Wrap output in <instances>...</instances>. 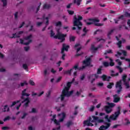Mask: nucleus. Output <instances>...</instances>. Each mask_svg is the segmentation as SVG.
Returning <instances> with one entry per match:
<instances>
[{"label": "nucleus", "mask_w": 130, "mask_h": 130, "mask_svg": "<svg viewBox=\"0 0 130 130\" xmlns=\"http://www.w3.org/2000/svg\"><path fill=\"white\" fill-rule=\"evenodd\" d=\"M90 50L92 51H96L98 50L97 47H95V46L93 44H92L91 46Z\"/></svg>", "instance_id": "nucleus-28"}, {"label": "nucleus", "mask_w": 130, "mask_h": 130, "mask_svg": "<svg viewBox=\"0 0 130 130\" xmlns=\"http://www.w3.org/2000/svg\"><path fill=\"white\" fill-rule=\"evenodd\" d=\"M116 62H117L118 66H120L121 64H122V62L120 61V60L119 59H117L115 60Z\"/></svg>", "instance_id": "nucleus-42"}, {"label": "nucleus", "mask_w": 130, "mask_h": 130, "mask_svg": "<svg viewBox=\"0 0 130 130\" xmlns=\"http://www.w3.org/2000/svg\"><path fill=\"white\" fill-rule=\"evenodd\" d=\"M89 31V30L87 29V27H84L83 29V31L84 32V33H86Z\"/></svg>", "instance_id": "nucleus-58"}, {"label": "nucleus", "mask_w": 130, "mask_h": 130, "mask_svg": "<svg viewBox=\"0 0 130 130\" xmlns=\"http://www.w3.org/2000/svg\"><path fill=\"white\" fill-rule=\"evenodd\" d=\"M122 26L123 25H120L118 26V31H120L122 29Z\"/></svg>", "instance_id": "nucleus-63"}, {"label": "nucleus", "mask_w": 130, "mask_h": 130, "mask_svg": "<svg viewBox=\"0 0 130 130\" xmlns=\"http://www.w3.org/2000/svg\"><path fill=\"white\" fill-rule=\"evenodd\" d=\"M109 60L110 61V66L111 67H113V66H114V63L113 62V60H112V59H111V58H109Z\"/></svg>", "instance_id": "nucleus-40"}, {"label": "nucleus", "mask_w": 130, "mask_h": 130, "mask_svg": "<svg viewBox=\"0 0 130 130\" xmlns=\"http://www.w3.org/2000/svg\"><path fill=\"white\" fill-rule=\"evenodd\" d=\"M117 45L118 47L119 48H121V46H122V41H119L118 43H117Z\"/></svg>", "instance_id": "nucleus-35"}, {"label": "nucleus", "mask_w": 130, "mask_h": 130, "mask_svg": "<svg viewBox=\"0 0 130 130\" xmlns=\"http://www.w3.org/2000/svg\"><path fill=\"white\" fill-rule=\"evenodd\" d=\"M69 48H70L69 45H67L66 44H63L62 48L61 50V53H62V54H64V50L65 51H69Z\"/></svg>", "instance_id": "nucleus-9"}, {"label": "nucleus", "mask_w": 130, "mask_h": 130, "mask_svg": "<svg viewBox=\"0 0 130 130\" xmlns=\"http://www.w3.org/2000/svg\"><path fill=\"white\" fill-rule=\"evenodd\" d=\"M111 77H117L118 76H119V73H117L115 74H114V71L113 70H111Z\"/></svg>", "instance_id": "nucleus-21"}, {"label": "nucleus", "mask_w": 130, "mask_h": 130, "mask_svg": "<svg viewBox=\"0 0 130 130\" xmlns=\"http://www.w3.org/2000/svg\"><path fill=\"white\" fill-rule=\"evenodd\" d=\"M103 66L105 68H107L108 67H109V63H108V62L105 61L103 62Z\"/></svg>", "instance_id": "nucleus-44"}, {"label": "nucleus", "mask_w": 130, "mask_h": 130, "mask_svg": "<svg viewBox=\"0 0 130 130\" xmlns=\"http://www.w3.org/2000/svg\"><path fill=\"white\" fill-rule=\"evenodd\" d=\"M110 119H112V120H116V119H117V117L115 114H112V115L110 116Z\"/></svg>", "instance_id": "nucleus-26"}, {"label": "nucleus", "mask_w": 130, "mask_h": 130, "mask_svg": "<svg viewBox=\"0 0 130 130\" xmlns=\"http://www.w3.org/2000/svg\"><path fill=\"white\" fill-rule=\"evenodd\" d=\"M114 29H111L110 31L108 32L107 34V36H108V39H111V34H112V33H113V32H114Z\"/></svg>", "instance_id": "nucleus-19"}, {"label": "nucleus", "mask_w": 130, "mask_h": 130, "mask_svg": "<svg viewBox=\"0 0 130 130\" xmlns=\"http://www.w3.org/2000/svg\"><path fill=\"white\" fill-rule=\"evenodd\" d=\"M31 38H32V35H30L29 36L24 38V40H31Z\"/></svg>", "instance_id": "nucleus-39"}, {"label": "nucleus", "mask_w": 130, "mask_h": 130, "mask_svg": "<svg viewBox=\"0 0 130 130\" xmlns=\"http://www.w3.org/2000/svg\"><path fill=\"white\" fill-rule=\"evenodd\" d=\"M92 118L93 119H92ZM89 121H91V122H94V125H95V126L98 125V123L104 122L103 119H100L98 117L95 116H91V117H89Z\"/></svg>", "instance_id": "nucleus-3"}, {"label": "nucleus", "mask_w": 130, "mask_h": 130, "mask_svg": "<svg viewBox=\"0 0 130 130\" xmlns=\"http://www.w3.org/2000/svg\"><path fill=\"white\" fill-rule=\"evenodd\" d=\"M121 110V107H120V106L117 107V111L115 112L114 113V115L116 116L117 118L118 117L119 115H120V114L121 113L120 112Z\"/></svg>", "instance_id": "nucleus-13"}, {"label": "nucleus", "mask_w": 130, "mask_h": 130, "mask_svg": "<svg viewBox=\"0 0 130 130\" xmlns=\"http://www.w3.org/2000/svg\"><path fill=\"white\" fill-rule=\"evenodd\" d=\"M116 69H117V70H119V72L120 74H121L122 72H123V69L120 67V66H116Z\"/></svg>", "instance_id": "nucleus-29"}, {"label": "nucleus", "mask_w": 130, "mask_h": 130, "mask_svg": "<svg viewBox=\"0 0 130 130\" xmlns=\"http://www.w3.org/2000/svg\"><path fill=\"white\" fill-rule=\"evenodd\" d=\"M51 37H54V35H55V34L53 32V30H51V33H50Z\"/></svg>", "instance_id": "nucleus-57"}, {"label": "nucleus", "mask_w": 130, "mask_h": 130, "mask_svg": "<svg viewBox=\"0 0 130 130\" xmlns=\"http://www.w3.org/2000/svg\"><path fill=\"white\" fill-rule=\"evenodd\" d=\"M85 77H86V76L85 75V74H83L82 76H80V80L84 81Z\"/></svg>", "instance_id": "nucleus-52"}, {"label": "nucleus", "mask_w": 130, "mask_h": 130, "mask_svg": "<svg viewBox=\"0 0 130 130\" xmlns=\"http://www.w3.org/2000/svg\"><path fill=\"white\" fill-rule=\"evenodd\" d=\"M29 83L31 86H34V85H35V83L33 80H29Z\"/></svg>", "instance_id": "nucleus-55"}, {"label": "nucleus", "mask_w": 130, "mask_h": 130, "mask_svg": "<svg viewBox=\"0 0 130 130\" xmlns=\"http://www.w3.org/2000/svg\"><path fill=\"white\" fill-rule=\"evenodd\" d=\"M68 13L69 15H74L75 12L74 11L68 10Z\"/></svg>", "instance_id": "nucleus-54"}, {"label": "nucleus", "mask_w": 130, "mask_h": 130, "mask_svg": "<svg viewBox=\"0 0 130 130\" xmlns=\"http://www.w3.org/2000/svg\"><path fill=\"white\" fill-rule=\"evenodd\" d=\"M20 43L21 44H24V45H29L31 42H32V40H28L27 42L24 43V40H23L22 39H20Z\"/></svg>", "instance_id": "nucleus-18"}, {"label": "nucleus", "mask_w": 130, "mask_h": 130, "mask_svg": "<svg viewBox=\"0 0 130 130\" xmlns=\"http://www.w3.org/2000/svg\"><path fill=\"white\" fill-rule=\"evenodd\" d=\"M126 78H127V75L126 74H124L122 76V81H123V83L126 82Z\"/></svg>", "instance_id": "nucleus-24"}, {"label": "nucleus", "mask_w": 130, "mask_h": 130, "mask_svg": "<svg viewBox=\"0 0 130 130\" xmlns=\"http://www.w3.org/2000/svg\"><path fill=\"white\" fill-rule=\"evenodd\" d=\"M72 69L73 70H75V71H77V70H78V71H82L84 69H86V66H82L81 67H79L78 64H76L73 67Z\"/></svg>", "instance_id": "nucleus-11"}, {"label": "nucleus", "mask_w": 130, "mask_h": 130, "mask_svg": "<svg viewBox=\"0 0 130 130\" xmlns=\"http://www.w3.org/2000/svg\"><path fill=\"white\" fill-rule=\"evenodd\" d=\"M69 40L70 42H74V41L76 40V37L71 36L69 37Z\"/></svg>", "instance_id": "nucleus-30"}, {"label": "nucleus", "mask_w": 130, "mask_h": 130, "mask_svg": "<svg viewBox=\"0 0 130 130\" xmlns=\"http://www.w3.org/2000/svg\"><path fill=\"white\" fill-rule=\"evenodd\" d=\"M126 61H127V62H128V68L130 69V59H126Z\"/></svg>", "instance_id": "nucleus-64"}, {"label": "nucleus", "mask_w": 130, "mask_h": 130, "mask_svg": "<svg viewBox=\"0 0 130 130\" xmlns=\"http://www.w3.org/2000/svg\"><path fill=\"white\" fill-rule=\"evenodd\" d=\"M94 109H95V107H94V106H91L90 108L89 109V111L92 112V111H94Z\"/></svg>", "instance_id": "nucleus-47"}, {"label": "nucleus", "mask_w": 130, "mask_h": 130, "mask_svg": "<svg viewBox=\"0 0 130 130\" xmlns=\"http://www.w3.org/2000/svg\"><path fill=\"white\" fill-rule=\"evenodd\" d=\"M72 82H68L67 87H65L64 89L62 91V93L60 95V97L58 98V99H60L61 101H63L66 96L70 97L71 95L73 94L74 93L73 90L69 91L70 88H71V86H72Z\"/></svg>", "instance_id": "nucleus-1"}, {"label": "nucleus", "mask_w": 130, "mask_h": 130, "mask_svg": "<svg viewBox=\"0 0 130 130\" xmlns=\"http://www.w3.org/2000/svg\"><path fill=\"white\" fill-rule=\"evenodd\" d=\"M83 124L84 125H87V126H93L94 124L91 123V121L89 120H85L84 121Z\"/></svg>", "instance_id": "nucleus-16"}, {"label": "nucleus", "mask_w": 130, "mask_h": 130, "mask_svg": "<svg viewBox=\"0 0 130 130\" xmlns=\"http://www.w3.org/2000/svg\"><path fill=\"white\" fill-rule=\"evenodd\" d=\"M72 124H73V122H72V121H69L67 122L66 125L68 127H70V126L72 125Z\"/></svg>", "instance_id": "nucleus-41"}, {"label": "nucleus", "mask_w": 130, "mask_h": 130, "mask_svg": "<svg viewBox=\"0 0 130 130\" xmlns=\"http://www.w3.org/2000/svg\"><path fill=\"white\" fill-rule=\"evenodd\" d=\"M124 85L125 86L126 89H129L130 86H129V84H128V83H127L126 82H124Z\"/></svg>", "instance_id": "nucleus-38"}, {"label": "nucleus", "mask_w": 130, "mask_h": 130, "mask_svg": "<svg viewBox=\"0 0 130 130\" xmlns=\"http://www.w3.org/2000/svg\"><path fill=\"white\" fill-rule=\"evenodd\" d=\"M2 2L3 3V7H6L7 5V0H2Z\"/></svg>", "instance_id": "nucleus-53"}, {"label": "nucleus", "mask_w": 130, "mask_h": 130, "mask_svg": "<svg viewBox=\"0 0 130 130\" xmlns=\"http://www.w3.org/2000/svg\"><path fill=\"white\" fill-rule=\"evenodd\" d=\"M82 92H83V90L82 89H80L79 91H77L75 95L77 96V97H79L81 94H82Z\"/></svg>", "instance_id": "nucleus-32"}, {"label": "nucleus", "mask_w": 130, "mask_h": 130, "mask_svg": "<svg viewBox=\"0 0 130 130\" xmlns=\"http://www.w3.org/2000/svg\"><path fill=\"white\" fill-rule=\"evenodd\" d=\"M101 78L104 81H107V82H109V81H110V79H111V76L108 77L106 75L104 74L101 76Z\"/></svg>", "instance_id": "nucleus-15"}, {"label": "nucleus", "mask_w": 130, "mask_h": 130, "mask_svg": "<svg viewBox=\"0 0 130 130\" xmlns=\"http://www.w3.org/2000/svg\"><path fill=\"white\" fill-rule=\"evenodd\" d=\"M96 74L98 75H100V74H102V69L98 68V71L96 72Z\"/></svg>", "instance_id": "nucleus-37"}, {"label": "nucleus", "mask_w": 130, "mask_h": 130, "mask_svg": "<svg viewBox=\"0 0 130 130\" xmlns=\"http://www.w3.org/2000/svg\"><path fill=\"white\" fill-rule=\"evenodd\" d=\"M2 129L3 130L10 129V127H8V126H3V127H2Z\"/></svg>", "instance_id": "nucleus-61"}, {"label": "nucleus", "mask_w": 130, "mask_h": 130, "mask_svg": "<svg viewBox=\"0 0 130 130\" xmlns=\"http://www.w3.org/2000/svg\"><path fill=\"white\" fill-rule=\"evenodd\" d=\"M112 86H114V83L110 82L109 84L107 85V87L108 89H112Z\"/></svg>", "instance_id": "nucleus-27"}, {"label": "nucleus", "mask_w": 130, "mask_h": 130, "mask_svg": "<svg viewBox=\"0 0 130 130\" xmlns=\"http://www.w3.org/2000/svg\"><path fill=\"white\" fill-rule=\"evenodd\" d=\"M51 7L50 5L45 4L43 6V9H50Z\"/></svg>", "instance_id": "nucleus-34"}, {"label": "nucleus", "mask_w": 130, "mask_h": 130, "mask_svg": "<svg viewBox=\"0 0 130 130\" xmlns=\"http://www.w3.org/2000/svg\"><path fill=\"white\" fill-rule=\"evenodd\" d=\"M83 64H85V66H84V67H85V68L86 67H89V66L91 64V58L89 57L86 58L85 60H84L83 61Z\"/></svg>", "instance_id": "nucleus-10"}, {"label": "nucleus", "mask_w": 130, "mask_h": 130, "mask_svg": "<svg viewBox=\"0 0 130 130\" xmlns=\"http://www.w3.org/2000/svg\"><path fill=\"white\" fill-rule=\"evenodd\" d=\"M12 35V37H10L11 39H13V38H20V36L17 33L13 34Z\"/></svg>", "instance_id": "nucleus-23"}, {"label": "nucleus", "mask_w": 130, "mask_h": 130, "mask_svg": "<svg viewBox=\"0 0 130 130\" xmlns=\"http://www.w3.org/2000/svg\"><path fill=\"white\" fill-rule=\"evenodd\" d=\"M81 20H83V17L78 16V18H77V15H75L73 19V26L77 27L78 30H81L83 26V23L81 22Z\"/></svg>", "instance_id": "nucleus-2"}, {"label": "nucleus", "mask_w": 130, "mask_h": 130, "mask_svg": "<svg viewBox=\"0 0 130 130\" xmlns=\"http://www.w3.org/2000/svg\"><path fill=\"white\" fill-rule=\"evenodd\" d=\"M51 94V90L48 91L47 93H46V95L47 98L50 97Z\"/></svg>", "instance_id": "nucleus-45"}, {"label": "nucleus", "mask_w": 130, "mask_h": 130, "mask_svg": "<svg viewBox=\"0 0 130 130\" xmlns=\"http://www.w3.org/2000/svg\"><path fill=\"white\" fill-rule=\"evenodd\" d=\"M105 119L108 121V122H111V120H110V117L108 115L105 116Z\"/></svg>", "instance_id": "nucleus-33"}, {"label": "nucleus", "mask_w": 130, "mask_h": 130, "mask_svg": "<svg viewBox=\"0 0 130 130\" xmlns=\"http://www.w3.org/2000/svg\"><path fill=\"white\" fill-rule=\"evenodd\" d=\"M105 124L106 125V126L104 125H101L99 129L100 130H106V129H108V128H109V127H110V125H111V124L110 123H107L106 122L105 123Z\"/></svg>", "instance_id": "nucleus-8"}, {"label": "nucleus", "mask_w": 130, "mask_h": 130, "mask_svg": "<svg viewBox=\"0 0 130 130\" xmlns=\"http://www.w3.org/2000/svg\"><path fill=\"white\" fill-rule=\"evenodd\" d=\"M104 110L107 114H109V113L112 112V108H110L108 106H105Z\"/></svg>", "instance_id": "nucleus-14"}, {"label": "nucleus", "mask_w": 130, "mask_h": 130, "mask_svg": "<svg viewBox=\"0 0 130 130\" xmlns=\"http://www.w3.org/2000/svg\"><path fill=\"white\" fill-rule=\"evenodd\" d=\"M121 52L123 54V55H124V56H126V55H127V52L125 50H121Z\"/></svg>", "instance_id": "nucleus-46"}, {"label": "nucleus", "mask_w": 130, "mask_h": 130, "mask_svg": "<svg viewBox=\"0 0 130 130\" xmlns=\"http://www.w3.org/2000/svg\"><path fill=\"white\" fill-rule=\"evenodd\" d=\"M108 105L107 106H108V107H110V108H113V107H114V106H115V104L113 103H107Z\"/></svg>", "instance_id": "nucleus-22"}, {"label": "nucleus", "mask_w": 130, "mask_h": 130, "mask_svg": "<svg viewBox=\"0 0 130 130\" xmlns=\"http://www.w3.org/2000/svg\"><path fill=\"white\" fill-rule=\"evenodd\" d=\"M30 113H36V109L33 108L31 110V111L30 112Z\"/></svg>", "instance_id": "nucleus-60"}, {"label": "nucleus", "mask_w": 130, "mask_h": 130, "mask_svg": "<svg viewBox=\"0 0 130 130\" xmlns=\"http://www.w3.org/2000/svg\"><path fill=\"white\" fill-rule=\"evenodd\" d=\"M20 102V101H17L16 102H13L12 103V104L11 105V107H13V106H15L17 104V103H19Z\"/></svg>", "instance_id": "nucleus-43"}, {"label": "nucleus", "mask_w": 130, "mask_h": 130, "mask_svg": "<svg viewBox=\"0 0 130 130\" xmlns=\"http://www.w3.org/2000/svg\"><path fill=\"white\" fill-rule=\"evenodd\" d=\"M46 20H47L46 22V26H48V24H49V20L48 17H46Z\"/></svg>", "instance_id": "nucleus-56"}, {"label": "nucleus", "mask_w": 130, "mask_h": 130, "mask_svg": "<svg viewBox=\"0 0 130 130\" xmlns=\"http://www.w3.org/2000/svg\"><path fill=\"white\" fill-rule=\"evenodd\" d=\"M24 102H26L24 104V106H25V107H28V106H29V104L30 103V100H29V98H26L21 102V103H24Z\"/></svg>", "instance_id": "nucleus-17"}, {"label": "nucleus", "mask_w": 130, "mask_h": 130, "mask_svg": "<svg viewBox=\"0 0 130 130\" xmlns=\"http://www.w3.org/2000/svg\"><path fill=\"white\" fill-rule=\"evenodd\" d=\"M22 67L24 70L28 69V66H27V64H23Z\"/></svg>", "instance_id": "nucleus-59"}, {"label": "nucleus", "mask_w": 130, "mask_h": 130, "mask_svg": "<svg viewBox=\"0 0 130 130\" xmlns=\"http://www.w3.org/2000/svg\"><path fill=\"white\" fill-rule=\"evenodd\" d=\"M95 40H97L98 41V42H100V41H104V42H105V39H99V38H95Z\"/></svg>", "instance_id": "nucleus-49"}, {"label": "nucleus", "mask_w": 130, "mask_h": 130, "mask_svg": "<svg viewBox=\"0 0 130 130\" xmlns=\"http://www.w3.org/2000/svg\"><path fill=\"white\" fill-rule=\"evenodd\" d=\"M60 115H62V117L59 119V121L56 119H54L53 121L56 125H59V122H62L64 120V118H66V113L63 112L61 114H58V116H60Z\"/></svg>", "instance_id": "nucleus-4"}, {"label": "nucleus", "mask_w": 130, "mask_h": 130, "mask_svg": "<svg viewBox=\"0 0 130 130\" xmlns=\"http://www.w3.org/2000/svg\"><path fill=\"white\" fill-rule=\"evenodd\" d=\"M66 37H67V35L61 34L59 32L54 36L55 39H59V40H61V42H63L66 40Z\"/></svg>", "instance_id": "nucleus-6"}, {"label": "nucleus", "mask_w": 130, "mask_h": 130, "mask_svg": "<svg viewBox=\"0 0 130 130\" xmlns=\"http://www.w3.org/2000/svg\"><path fill=\"white\" fill-rule=\"evenodd\" d=\"M3 112H6V111H10V108L8 107V105H5L4 106V109H3Z\"/></svg>", "instance_id": "nucleus-25"}, {"label": "nucleus", "mask_w": 130, "mask_h": 130, "mask_svg": "<svg viewBox=\"0 0 130 130\" xmlns=\"http://www.w3.org/2000/svg\"><path fill=\"white\" fill-rule=\"evenodd\" d=\"M122 80H119V81L116 82V89H118V90L116 91L117 94H120V92L122 91Z\"/></svg>", "instance_id": "nucleus-5"}, {"label": "nucleus", "mask_w": 130, "mask_h": 130, "mask_svg": "<svg viewBox=\"0 0 130 130\" xmlns=\"http://www.w3.org/2000/svg\"><path fill=\"white\" fill-rule=\"evenodd\" d=\"M63 20H64L65 22H66V23H68V18H67V17L66 16H63L62 17Z\"/></svg>", "instance_id": "nucleus-62"}, {"label": "nucleus", "mask_w": 130, "mask_h": 130, "mask_svg": "<svg viewBox=\"0 0 130 130\" xmlns=\"http://www.w3.org/2000/svg\"><path fill=\"white\" fill-rule=\"evenodd\" d=\"M124 16L126 18H130V13H129L128 12H126L125 13Z\"/></svg>", "instance_id": "nucleus-51"}, {"label": "nucleus", "mask_w": 130, "mask_h": 130, "mask_svg": "<svg viewBox=\"0 0 130 130\" xmlns=\"http://www.w3.org/2000/svg\"><path fill=\"white\" fill-rule=\"evenodd\" d=\"M10 119H11V117H10V116H8L4 119V121H7V120H10Z\"/></svg>", "instance_id": "nucleus-50"}, {"label": "nucleus", "mask_w": 130, "mask_h": 130, "mask_svg": "<svg viewBox=\"0 0 130 130\" xmlns=\"http://www.w3.org/2000/svg\"><path fill=\"white\" fill-rule=\"evenodd\" d=\"M81 2H82V0H74V3L77 4V6H80Z\"/></svg>", "instance_id": "nucleus-31"}, {"label": "nucleus", "mask_w": 130, "mask_h": 130, "mask_svg": "<svg viewBox=\"0 0 130 130\" xmlns=\"http://www.w3.org/2000/svg\"><path fill=\"white\" fill-rule=\"evenodd\" d=\"M89 21H91L94 23V25L97 27H101V26H103V25H104L103 23H98L100 22V20L96 18H90L89 19Z\"/></svg>", "instance_id": "nucleus-7"}, {"label": "nucleus", "mask_w": 130, "mask_h": 130, "mask_svg": "<svg viewBox=\"0 0 130 130\" xmlns=\"http://www.w3.org/2000/svg\"><path fill=\"white\" fill-rule=\"evenodd\" d=\"M55 26L56 27H61V26H62V23H61V21H58L56 23Z\"/></svg>", "instance_id": "nucleus-36"}, {"label": "nucleus", "mask_w": 130, "mask_h": 130, "mask_svg": "<svg viewBox=\"0 0 130 130\" xmlns=\"http://www.w3.org/2000/svg\"><path fill=\"white\" fill-rule=\"evenodd\" d=\"M113 102L114 103H118L120 101V97L118 96L117 94H114L113 95Z\"/></svg>", "instance_id": "nucleus-12"}, {"label": "nucleus", "mask_w": 130, "mask_h": 130, "mask_svg": "<svg viewBox=\"0 0 130 130\" xmlns=\"http://www.w3.org/2000/svg\"><path fill=\"white\" fill-rule=\"evenodd\" d=\"M108 53H113L112 50H108V51H106L104 53L105 55H106Z\"/></svg>", "instance_id": "nucleus-48"}, {"label": "nucleus", "mask_w": 130, "mask_h": 130, "mask_svg": "<svg viewBox=\"0 0 130 130\" xmlns=\"http://www.w3.org/2000/svg\"><path fill=\"white\" fill-rule=\"evenodd\" d=\"M72 71H73V69H71L70 70L64 71L63 74L64 75H70V76H71L72 75Z\"/></svg>", "instance_id": "nucleus-20"}]
</instances>
